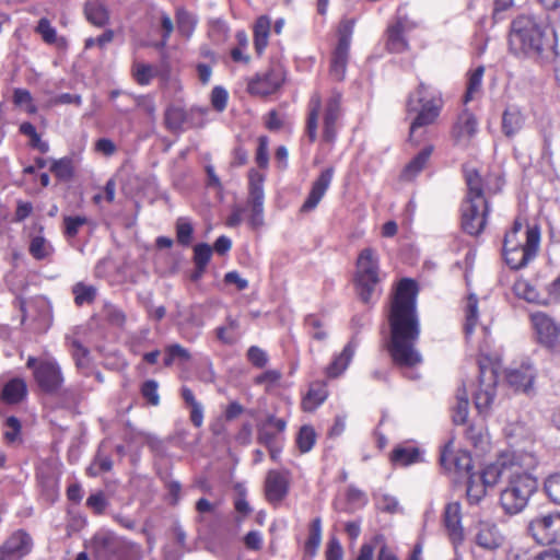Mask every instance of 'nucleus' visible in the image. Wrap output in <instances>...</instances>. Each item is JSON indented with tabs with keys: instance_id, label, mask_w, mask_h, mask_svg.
<instances>
[{
	"instance_id": "nucleus-1",
	"label": "nucleus",
	"mask_w": 560,
	"mask_h": 560,
	"mask_svg": "<svg viewBox=\"0 0 560 560\" xmlns=\"http://www.w3.org/2000/svg\"><path fill=\"white\" fill-rule=\"evenodd\" d=\"M417 293L413 280H400L388 314L389 339L386 350L393 363L400 369H413L422 363V355L416 347L420 336Z\"/></svg>"
},
{
	"instance_id": "nucleus-2",
	"label": "nucleus",
	"mask_w": 560,
	"mask_h": 560,
	"mask_svg": "<svg viewBox=\"0 0 560 560\" xmlns=\"http://www.w3.org/2000/svg\"><path fill=\"white\" fill-rule=\"evenodd\" d=\"M556 46L555 32L535 15L521 14L512 21L509 48L514 56L546 65L553 60Z\"/></svg>"
},
{
	"instance_id": "nucleus-3",
	"label": "nucleus",
	"mask_w": 560,
	"mask_h": 560,
	"mask_svg": "<svg viewBox=\"0 0 560 560\" xmlns=\"http://www.w3.org/2000/svg\"><path fill=\"white\" fill-rule=\"evenodd\" d=\"M444 101L442 93L423 82L408 96L406 108L409 115H415L409 128V141L419 144L425 137L428 126L438 120Z\"/></svg>"
},
{
	"instance_id": "nucleus-4",
	"label": "nucleus",
	"mask_w": 560,
	"mask_h": 560,
	"mask_svg": "<svg viewBox=\"0 0 560 560\" xmlns=\"http://www.w3.org/2000/svg\"><path fill=\"white\" fill-rule=\"evenodd\" d=\"M467 195L462 202V226L470 235L480 234L486 225L489 214L487 189L483 179L475 168L465 170Z\"/></svg>"
},
{
	"instance_id": "nucleus-5",
	"label": "nucleus",
	"mask_w": 560,
	"mask_h": 560,
	"mask_svg": "<svg viewBox=\"0 0 560 560\" xmlns=\"http://www.w3.org/2000/svg\"><path fill=\"white\" fill-rule=\"evenodd\" d=\"M522 222L516 219L503 241V256L506 264L513 269L525 267L533 260L539 248L540 231L538 226L522 231Z\"/></svg>"
},
{
	"instance_id": "nucleus-6",
	"label": "nucleus",
	"mask_w": 560,
	"mask_h": 560,
	"mask_svg": "<svg viewBox=\"0 0 560 560\" xmlns=\"http://www.w3.org/2000/svg\"><path fill=\"white\" fill-rule=\"evenodd\" d=\"M341 94L334 92L326 101L324 107L318 93L311 96L307 107L306 135L311 142L318 137L319 120L323 118V139L334 142L337 133L336 122L341 115Z\"/></svg>"
},
{
	"instance_id": "nucleus-7",
	"label": "nucleus",
	"mask_w": 560,
	"mask_h": 560,
	"mask_svg": "<svg viewBox=\"0 0 560 560\" xmlns=\"http://www.w3.org/2000/svg\"><path fill=\"white\" fill-rule=\"evenodd\" d=\"M529 470H516L501 490L500 504L506 514L514 515L522 512L537 490V479L528 472Z\"/></svg>"
},
{
	"instance_id": "nucleus-8",
	"label": "nucleus",
	"mask_w": 560,
	"mask_h": 560,
	"mask_svg": "<svg viewBox=\"0 0 560 560\" xmlns=\"http://www.w3.org/2000/svg\"><path fill=\"white\" fill-rule=\"evenodd\" d=\"M537 465L536 456L530 452H505L498 459L485 467L480 475H477L488 488L495 486L500 480L510 479L511 475L520 469H534Z\"/></svg>"
},
{
	"instance_id": "nucleus-9",
	"label": "nucleus",
	"mask_w": 560,
	"mask_h": 560,
	"mask_svg": "<svg viewBox=\"0 0 560 560\" xmlns=\"http://www.w3.org/2000/svg\"><path fill=\"white\" fill-rule=\"evenodd\" d=\"M354 282L360 299L369 303L381 282L380 256L372 247L363 248L355 261Z\"/></svg>"
},
{
	"instance_id": "nucleus-10",
	"label": "nucleus",
	"mask_w": 560,
	"mask_h": 560,
	"mask_svg": "<svg viewBox=\"0 0 560 560\" xmlns=\"http://www.w3.org/2000/svg\"><path fill=\"white\" fill-rule=\"evenodd\" d=\"M498 374L490 362H479V376L476 389L472 393L475 407L478 413L487 417L497 396Z\"/></svg>"
},
{
	"instance_id": "nucleus-11",
	"label": "nucleus",
	"mask_w": 560,
	"mask_h": 560,
	"mask_svg": "<svg viewBox=\"0 0 560 560\" xmlns=\"http://www.w3.org/2000/svg\"><path fill=\"white\" fill-rule=\"evenodd\" d=\"M26 366L33 370L34 377L42 390L55 393L61 387L63 376L56 361H37V359L30 357Z\"/></svg>"
},
{
	"instance_id": "nucleus-12",
	"label": "nucleus",
	"mask_w": 560,
	"mask_h": 560,
	"mask_svg": "<svg viewBox=\"0 0 560 560\" xmlns=\"http://www.w3.org/2000/svg\"><path fill=\"white\" fill-rule=\"evenodd\" d=\"M530 320L539 342L553 351H560V324L544 312L533 313Z\"/></svg>"
},
{
	"instance_id": "nucleus-13",
	"label": "nucleus",
	"mask_w": 560,
	"mask_h": 560,
	"mask_svg": "<svg viewBox=\"0 0 560 560\" xmlns=\"http://www.w3.org/2000/svg\"><path fill=\"white\" fill-rule=\"evenodd\" d=\"M417 27V24L408 16H398L392 22L385 33L386 49L393 54H401L409 48L406 34Z\"/></svg>"
},
{
	"instance_id": "nucleus-14",
	"label": "nucleus",
	"mask_w": 560,
	"mask_h": 560,
	"mask_svg": "<svg viewBox=\"0 0 560 560\" xmlns=\"http://www.w3.org/2000/svg\"><path fill=\"white\" fill-rule=\"evenodd\" d=\"M528 530L538 544L556 542L560 537V514H547L533 518Z\"/></svg>"
},
{
	"instance_id": "nucleus-15",
	"label": "nucleus",
	"mask_w": 560,
	"mask_h": 560,
	"mask_svg": "<svg viewBox=\"0 0 560 560\" xmlns=\"http://www.w3.org/2000/svg\"><path fill=\"white\" fill-rule=\"evenodd\" d=\"M33 548L32 537L20 529L12 533L0 547V560H21Z\"/></svg>"
},
{
	"instance_id": "nucleus-16",
	"label": "nucleus",
	"mask_w": 560,
	"mask_h": 560,
	"mask_svg": "<svg viewBox=\"0 0 560 560\" xmlns=\"http://www.w3.org/2000/svg\"><path fill=\"white\" fill-rule=\"evenodd\" d=\"M264 187L261 178L252 179L249 184V196L245 207L248 225L256 230L264 224Z\"/></svg>"
},
{
	"instance_id": "nucleus-17",
	"label": "nucleus",
	"mask_w": 560,
	"mask_h": 560,
	"mask_svg": "<svg viewBox=\"0 0 560 560\" xmlns=\"http://www.w3.org/2000/svg\"><path fill=\"white\" fill-rule=\"evenodd\" d=\"M536 376L537 371L528 360L511 366L505 375L509 385L514 390L526 394L532 392Z\"/></svg>"
},
{
	"instance_id": "nucleus-18",
	"label": "nucleus",
	"mask_w": 560,
	"mask_h": 560,
	"mask_svg": "<svg viewBox=\"0 0 560 560\" xmlns=\"http://www.w3.org/2000/svg\"><path fill=\"white\" fill-rule=\"evenodd\" d=\"M283 81V72L280 69L272 68L252 79L247 84V91L252 95L266 96L278 91Z\"/></svg>"
},
{
	"instance_id": "nucleus-19",
	"label": "nucleus",
	"mask_w": 560,
	"mask_h": 560,
	"mask_svg": "<svg viewBox=\"0 0 560 560\" xmlns=\"http://www.w3.org/2000/svg\"><path fill=\"white\" fill-rule=\"evenodd\" d=\"M289 492V477L287 474L270 470L265 480V495L268 502L278 505Z\"/></svg>"
},
{
	"instance_id": "nucleus-20",
	"label": "nucleus",
	"mask_w": 560,
	"mask_h": 560,
	"mask_svg": "<svg viewBox=\"0 0 560 560\" xmlns=\"http://www.w3.org/2000/svg\"><path fill=\"white\" fill-rule=\"evenodd\" d=\"M334 177V168L328 167L324 170L317 179L313 183L311 191L304 201V203L301 207L302 212H310L313 211L323 197L325 196L327 189L329 188L331 180Z\"/></svg>"
},
{
	"instance_id": "nucleus-21",
	"label": "nucleus",
	"mask_w": 560,
	"mask_h": 560,
	"mask_svg": "<svg viewBox=\"0 0 560 560\" xmlns=\"http://www.w3.org/2000/svg\"><path fill=\"white\" fill-rule=\"evenodd\" d=\"M504 537L498 526L488 521H480L476 526L475 541L487 550L499 548L503 544Z\"/></svg>"
},
{
	"instance_id": "nucleus-22",
	"label": "nucleus",
	"mask_w": 560,
	"mask_h": 560,
	"mask_svg": "<svg viewBox=\"0 0 560 560\" xmlns=\"http://www.w3.org/2000/svg\"><path fill=\"white\" fill-rule=\"evenodd\" d=\"M478 122L474 114L464 110L453 127V137L457 144L467 145L477 133Z\"/></svg>"
},
{
	"instance_id": "nucleus-23",
	"label": "nucleus",
	"mask_w": 560,
	"mask_h": 560,
	"mask_svg": "<svg viewBox=\"0 0 560 560\" xmlns=\"http://www.w3.org/2000/svg\"><path fill=\"white\" fill-rule=\"evenodd\" d=\"M526 115L516 105H509L501 119V130L508 138H514L525 126Z\"/></svg>"
},
{
	"instance_id": "nucleus-24",
	"label": "nucleus",
	"mask_w": 560,
	"mask_h": 560,
	"mask_svg": "<svg viewBox=\"0 0 560 560\" xmlns=\"http://www.w3.org/2000/svg\"><path fill=\"white\" fill-rule=\"evenodd\" d=\"M440 463L447 470L455 469L456 471L468 472L471 468L470 455L467 452L455 454L452 441L443 447L440 456Z\"/></svg>"
},
{
	"instance_id": "nucleus-25",
	"label": "nucleus",
	"mask_w": 560,
	"mask_h": 560,
	"mask_svg": "<svg viewBox=\"0 0 560 560\" xmlns=\"http://www.w3.org/2000/svg\"><path fill=\"white\" fill-rule=\"evenodd\" d=\"M460 510L458 502L448 503L444 510V526L453 544L462 542L464 538Z\"/></svg>"
},
{
	"instance_id": "nucleus-26",
	"label": "nucleus",
	"mask_w": 560,
	"mask_h": 560,
	"mask_svg": "<svg viewBox=\"0 0 560 560\" xmlns=\"http://www.w3.org/2000/svg\"><path fill=\"white\" fill-rule=\"evenodd\" d=\"M357 349L354 340L348 342L341 353L334 358L332 362L327 368V375L329 377H337L342 374L351 362Z\"/></svg>"
},
{
	"instance_id": "nucleus-27",
	"label": "nucleus",
	"mask_w": 560,
	"mask_h": 560,
	"mask_svg": "<svg viewBox=\"0 0 560 560\" xmlns=\"http://www.w3.org/2000/svg\"><path fill=\"white\" fill-rule=\"evenodd\" d=\"M467 441L479 452H486L490 441L482 422L471 423L465 431Z\"/></svg>"
},
{
	"instance_id": "nucleus-28",
	"label": "nucleus",
	"mask_w": 560,
	"mask_h": 560,
	"mask_svg": "<svg viewBox=\"0 0 560 560\" xmlns=\"http://www.w3.org/2000/svg\"><path fill=\"white\" fill-rule=\"evenodd\" d=\"M434 150L433 145H427L423 148L404 168L402 177L405 179L415 178L427 165L432 152Z\"/></svg>"
},
{
	"instance_id": "nucleus-29",
	"label": "nucleus",
	"mask_w": 560,
	"mask_h": 560,
	"mask_svg": "<svg viewBox=\"0 0 560 560\" xmlns=\"http://www.w3.org/2000/svg\"><path fill=\"white\" fill-rule=\"evenodd\" d=\"M118 541L109 533H98L93 537L92 548L100 558H107L116 552Z\"/></svg>"
},
{
	"instance_id": "nucleus-30",
	"label": "nucleus",
	"mask_w": 560,
	"mask_h": 560,
	"mask_svg": "<svg viewBox=\"0 0 560 560\" xmlns=\"http://www.w3.org/2000/svg\"><path fill=\"white\" fill-rule=\"evenodd\" d=\"M349 47L336 46L330 63V74L335 80L341 81L345 79L347 63L349 59Z\"/></svg>"
},
{
	"instance_id": "nucleus-31",
	"label": "nucleus",
	"mask_w": 560,
	"mask_h": 560,
	"mask_svg": "<svg viewBox=\"0 0 560 560\" xmlns=\"http://www.w3.org/2000/svg\"><path fill=\"white\" fill-rule=\"evenodd\" d=\"M390 460L394 465L402 467L416 464L420 462L419 448L413 446L398 445L393 450L390 454Z\"/></svg>"
},
{
	"instance_id": "nucleus-32",
	"label": "nucleus",
	"mask_w": 560,
	"mask_h": 560,
	"mask_svg": "<svg viewBox=\"0 0 560 560\" xmlns=\"http://www.w3.org/2000/svg\"><path fill=\"white\" fill-rule=\"evenodd\" d=\"M26 393L25 382L21 378H13L4 385L1 398L7 404H18L26 396Z\"/></svg>"
},
{
	"instance_id": "nucleus-33",
	"label": "nucleus",
	"mask_w": 560,
	"mask_h": 560,
	"mask_svg": "<svg viewBox=\"0 0 560 560\" xmlns=\"http://www.w3.org/2000/svg\"><path fill=\"white\" fill-rule=\"evenodd\" d=\"M483 73L485 68L482 66L476 68L469 73L467 89L464 96V102L466 104L481 96Z\"/></svg>"
},
{
	"instance_id": "nucleus-34",
	"label": "nucleus",
	"mask_w": 560,
	"mask_h": 560,
	"mask_svg": "<svg viewBox=\"0 0 560 560\" xmlns=\"http://www.w3.org/2000/svg\"><path fill=\"white\" fill-rule=\"evenodd\" d=\"M513 292L518 299L528 303H542L537 288L526 279H517L513 285Z\"/></svg>"
},
{
	"instance_id": "nucleus-35",
	"label": "nucleus",
	"mask_w": 560,
	"mask_h": 560,
	"mask_svg": "<svg viewBox=\"0 0 560 560\" xmlns=\"http://www.w3.org/2000/svg\"><path fill=\"white\" fill-rule=\"evenodd\" d=\"M270 32V20L267 16H260L254 26V45L257 54H261L268 45Z\"/></svg>"
},
{
	"instance_id": "nucleus-36",
	"label": "nucleus",
	"mask_w": 560,
	"mask_h": 560,
	"mask_svg": "<svg viewBox=\"0 0 560 560\" xmlns=\"http://www.w3.org/2000/svg\"><path fill=\"white\" fill-rule=\"evenodd\" d=\"M84 13L88 21L97 27L105 26L109 21L107 9L98 2H88L84 8Z\"/></svg>"
},
{
	"instance_id": "nucleus-37",
	"label": "nucleus",
	"mask_w": 560,
	"mask_h": 560,
	"mask_svg": "<svg viewBox=\"0 0 560 560\" xmlns=\"http://www.w3.org/2000/svg\"><path fill=\"white\" fill-rule=\"evenodd\" d=\"M327 398V390L324 385H312L306 396L303 398L302 408L304 411H313L322 405Z\"/></svg>"
},
{
	"instance_id": "nucleus-38",
	"label": "nucleus",
	"mask_w": 560,
	"mask_h": 560,
	"mask_svg": "<svg viewBox=\"0 0 560 560\" xmlns=\"http://www.w3.org/2000/svg\"><path fill=\"white\" fill-rule=\"evenodd\" d=\"M469 410V400L465 386L458 388L456 394V405L453 409V421L455 424H464L467 421Z\"/></svg>"
},
{
	"instance_id": "nucleus-39",
	"label": "nucleus",
	"mask_w": 560,
	"mask_h": 560,
	"mask_svg": "<svg viewBox=\"0 0 560 560\" xmlns=\"http://www.w3.org/2000/svg\"><path fill=\"white\" fill-rule=\"evenodd\" d=\"M478 322V300L476 295L470 294L467 298L466 306H465V325L464 330L466 336H470L474 332V329Z\"/></svg>"
},
{
	"instance_id": "nucleus-40",
	"label": "nucleus",
	"mask_w": 560,
	"mask_h": 560,
	"mask_svg": "<svg viewBox=\"0 0 560 560\" xmlns=\"http://www.w3.org/2000/svg\"><path fill=\"white\" fill-rule=\"evenodd\" d=\"M487 486L479 480L477 475H470L467 481L466 495L470 504H478L487 493Z\"/></svg>"
},
{
	"instance_id": "nucleus-41",
	"label": "nucleus",
	"mask_w": 560,
	"mask_h": 560,
	"mask_svg": "<svg viewBox=\"0 0 560 560\" xmlns=\"http://www.w3.org/2000/svg\"><path fill=\"white\" fill-rule=\"evenodd\" d=\"M322 541V521L319 517L314 518L310 526L308 538L305 542V552L310 556H314Z\"/></svg>"
},
{
	"instance_id": "nucleus-42",
	"label": "nucleus",
	"mask_w": 560,
	"mask_h": 560,
	"mask_svg": "<svg viewBox=\"0 0 560 560\" xmlns=\"http://www.w3.org/2000/svg\"><path fill=\"white\" fill-rule=\"evenodd\" d=\"M132 75L138 84L148 85L156 74V68L143 62H133Z\"/></svg>"
},
{
	"instance_id": "nucleus-43",
	"label": "nucleus",
	"mask_w": 560,
	"mask_h": 560,
	"mask_svg": "<svg viewBox=\"0 0 560 560\" xmlns=\"http://www.w3.org/2000/svg\"><path fill=\"white\" fill-rule=\"evenodd\" d=\"M72 293L74 294L75 304L81 306L94 301L96 296V289L93 285H86L79 282L73 285Z\"/></svg>"
},
{
	"instance_id": "nucleus-44",
	"label": "nucleus",
	"mask_w": 560,
	"mask_h": 560,
	"mask_svg": "<svg viewBox=\"0 0 560 560\" xmlns=\"http://www.w3.org/2000/svg\"><path fill=\"white\" fill-rule=\"evenodd\" d=\"M176 22L178 32L184 36L189 37L192 34L196 25V19L191 13L185 9H177Z\"/></svg>"
},
{
	"instance_id": "nucleus-45",
	"label": "nucleus",
	"mask_w": 560,
	"mask_h": 560,
	"mask_svg": "<svg viewBox=\"0 0 560 560\" xmlns=\"http://www.w3.org/2000/svg\"><path fill=\"white\" fill-rule=\"evenodd\" d=\"M375 503L378 510L386 513H398L401 511L398 500L388 493H375Z\"/></svg>"
},
{
	"instance_id": "nucleus-46",
	"label": "nucleus",
	"mask_w": 560,
	"mask_h": 560,
	"mask_svg": "<svg viewBox=\"0 0 560 560\" xmlns=\"http://www.w3.org/2000/svg\"><path fill=\"white\" fill-rule=\"evenodd\" d=\"M544 490L550 501L560 505V472L549 475L545 479Z\"/></svg>"
},
{
	"instance_id": "nucleus-47",
	"label": "nucleus",
	"mask_w": 560,
	"mask_h": 560,
	"mask_svg": "<svg viewBox=\"0 0 560 560\" xmlns=\"http://www.w3.org/2000/svg\"><path fill=\"white\" fill-rule=\"evenodd\" d=\"M13 103L28 114H35L37 107L33 103L31 93L25 89H15L13 92Z\"/></svg>"
},
{
	"instance_id": "nucleus-48",
	"label": "nucleus",
	"mask_w": 560,
	"mask_h": 560,
	"mask_svg": "<svg viewBox=\"0 0 560 560\" xmlns=\"http://www.w3.org/2000/svg\"><path fill=\"white\" fill-rule=\"evenodd\" d=\"M30 253L35 259H44L52 253V246L42 236H35L31 241Z\"/></svg>"
},
{
	"instance_id": "nucleus-49",
	"label": "nucleus",
	"mask_w": 560,
	"mask_h": 560,
	"mask_svg": "<svg viewBox=\"0 0 560 560\" xmlns=\"http://www.w3.org/2000/svg\"><path fill=\"white\" fill-rule=\"evenodd\" d=\"M355 25L354 19H342L338 26V46L349 47Z\"/></svg>"
},
{
	"instance_id": "nucleus-50",
	"label": "nucleus",
	"mask_w": 560,
	"mask_h": 560,
	"mask_svg": "<svg viewBox=\"0 0 560 560\" xmlns=\"http://www.w3.org/2000/svg\"><path fill=\"white\" fill-rule=\"evenodd\" d=\"M315 438H316V434H315L314 429L310 425H303L300 429V432L296 438V443H298L299 450L302 453H306V452L311 451L315 443Z\"/></svg>"
},
{
	"instance_id": "nucleus-51",
	"label": "nucleus",
	"mask_w": 560,
	"mask_h": 560,
	"mask_svg": "<svg viewBox=\"0 0 560 560\" xmlns=\"http://www.w3.org/2000/svg\"><path fill=\"white\" fill-rule=\"evenodd\" d=\"M279 434L271 430V427L265 421L257 427V440L265 446H271L279 443Z\"/></svg>"
},
{
	"instance_id": "nucleus-52",
	"label": "nucleus",
	"mask_w": 560,
	"mask_h": 560,
	"mask_svg": "<svg viewBox=\"0 0 560 560\" xmlns=\"http://www.w3.org/2000/svg\"><path fill=\"white\" fill-rule=\"evenodd\" d=\"M186 114L180 107L172 106L165 113V122L172 130H178L185 122Z\"/></svg>"
},
{
	"instance_id": "nucleus-53",
	"label": "nucleus",
	"mask_w": 560,
	"mask_h": 560,
	"mask_svg": "<svg viewBox=\"0 0 560 560\" xmlns=\"http://www.w3.org/2000/svg\"><path fill=\"white\" fill-rule=\"evenodd\" d=\"M103 313H104L105 319L110 325H114L117 327H122L126 323V314L124 313L122 310H120L116 305L105 304Z\"/></svg>"
},
{
	"instance_id": "nucleus-54",
	"label": "nucleus",
	"mask_w": 560,
	"mask_h": 560,
	"mask_svg": "<svg viewBox=\"0 0 560 560\" xmlns=\"http://www.w3.org/2000/svg\"><path fill=\"white\" fill-rule=\"evenodd\" d=\"M113 467V462L109 457L98 453L94 462L86 468V472L91 477H96L101 472L109 471Z\"/></svg>"
},
{
	"instance_id": "nucleus-55",
	"label": "nucleus",
	"mask_w": 560,
	"mask_h": 560,
	"mask_svg": "<svg viewBox=\"0 0 560 560\" xmlns=\"http://www.w3.org/2000/svg\"><path fill=\"white\" fill-rule=\"evenodd\" d=\"M50 171L60 179H69L72 176V161L68 158L54 160Z\"/></svg>"
},
{
	"instance_id": "nucleus-56",
	"label": "nucleus",
	"mask_w": 560,
	"mask_h": 560,
	"mask_svg": "<svg viewBox=\"0 0 560 560\" xmlns=\"http://www.w3.org/2000/svg\"><path fill=\"white\" fill-rule=\"evenodd\" d=\"M159 384L154 380L145 381L141 386V395L152 406L160 404Z\"/></svg>"
},
{
	"instance_id": "nucleus-57",
	"label": "nucleus",
	"mask_w": 560,
	"mask_h": 560,
	"mask_svg": "<svg viewBox=\"0 0 560 560\" xmlns=\"http://www.w3.org/2000/svg\"><path fill=\"white\" fill-rule=\"evenodd\" d=\"M212 255V248L208 244H197L194 248V261L197 268L206 269Z\"/></svg>"
},
{
	"instance_id": "nucleus-58",
	"label": "nucleus",
	"mask_w": 560,
	"mask_h": 560,
	"mask_svg": "<svg viewBox=\"0 0 560 560\" xmlns=\"http://www.w3.org/2000/svg\"><path fill=\"white\" fill-rule=\"evenodd\" d=\"M177 241L182 245H188L191 242L192 225L186 218H179L176 222Z\"/></svg>"
},
{
	"instance_id": "nucleus-59",
	"label": "nucleus",
	"mask_w": 560,
	"mask_h": 560,
	"mask_svg": "<svg viewBox=\"0 0 560 560\" xmlns=\"http://www.w3.org/2000/svg\"><path fill=\"white\" fill-rule=\"evenodd\" d=\"M85 217H65L63 224H65V234L67 237L72 238L77 236L79 233V230L82 225L86 223Z\"/></svg>"
},
{
	"instance_id": "nucleus-60",
	"label": "nucleus",
	"mask_w": 560,
	"mask_h": 560,
	"mask_svg": "<svg viewBox=\"0 0 560 560\" xmlns=\"http://www.w3.org/2000/svg\"><path fill=\"white\" fill-rule=\"evenodd\" d=\"M36 31L47 44H54L57 42L56 28L51 26L47 19L39 20Z\"/></svg>"
},
{
	"instance_id": "nucleus-61",
	"label": "nucleus",
	"mask_w": 560,
	"mask_h": 560,
	"mask_svg": "<svg viewBox=\"0 0 560 560\" xmlns=\"http://www.w3.org/2000/svg\"><path fill=\"white\" fill-rule=\"evenodd\" d=\"M21 431V423L18 418L9 417L5 420L4 439L8 443H14L18 441Z\"/></svg>"
},
{
	"instance_id": "nucleus-62",
	"label": "nucleus",
	"mask_w": 560,
	"mask_h": 560,
	"mask_svg": "<svg viewBox=\"0 0 560 560\" xmlns=\"http://www.w3.org/2000/svg\"><path fill=\"white\" fill-rule=\"evenodd\" d=\"M247 359L257 368H264L268 362L267 353L256 346L247 350Z\"/></svg>"
},
{
	"instance_id": "nucleus-63",
	"label": "nucleus",
	"mask_w": 560,
	"mask_h": 560,
	"mask_svg": "<svg viewBox=\"0 0 560 560\" xmlns=\"http://www.w3.org/2000/svg\"><path fill=\"white\" fill-rule=\"evenodd\" d=\"M86 505L92 509L96 514H102L106 506L107 501L103 492L91 494L86 500Z\"/></svg>"
},
{
	"instance_id": "nucleus-64",
	"label": "nucleus",
	"mask_w": 560,
	"mask_h": 560,
	"mask_svg": "<svg viewBox=\"0 0 560 560\" xmlns=\"http://www.w3.org/2000/svg\"><path fill=\"white\" fill-rule=\"evenodd\" d=\"M211 103L217 110L222 112L228 103L226 90L221 86H215L211 93Z\"/></svg>"
}]
</instances>
